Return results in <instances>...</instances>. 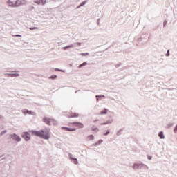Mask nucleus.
Here are the masks:
<instances>
[{
    "label": "nucleus",
    "mask_w": 177,
    "mask_h": 177,
    "mask_svg": "<svg viewBox=\"0 0 177 177\" xmlns=\"http://www.w3.org/2000/svg\"><path fill=\"white\" fill-rule=\"evenodd\" d=\"M29 133L35 136H38L39 138H43V139H48L49 138V131L46 130H41L39 131H29Z\"/></svg>",
    "instance_id": "1"
},
{
    "label": "nucleus",
    "mask_w": 177,
    "mask_h": 177,
    "mask_svg": "<svg viewBox=\"0 0 177 177\" xmlns=\"http://www.w3.org/2000/svg\"><path fill=\"white\" fill-rule=\"evenodd\" d=\"M43 121L45 124H47V125H56L57 124L56 120L49 118H44Z\"/></svg>",
    "instance_id": "2"
},
{
    "label": "nucleus",
    "mask_w": 177,
    "mask_h": 177,
    "mask_svg": "<svg viewBox=\"0 0 177 177\" xmlns=\"http://www.w3.org/2000/svg\"><path fill=\"white\" fill-rule=\"evenodd\" d=\"M21 137L24 138V139H25L26 142H28V140L31 139V137L30 136L28 132H24L21 135Z\"/></svg>",
    "instance_id": "3"
},
{
    "label": "nucleus",
    "mask_w": 177,
    "mask_h": 177,
    "mask_svg": "<svg viewBox=\"0 0 177 177\" xmlns=\"http://www.w3.org/2000/svg\"><path fill=\"white\" fill-rule=\"evenodd\" d=\"M27 3V1L26 0H17L15 2V7L21 6V5H26Z\"/></svg>",
    "instance_id": "4"
},
{
    "label": "nucleus",
    "mask_w": 177,
    "mask_h": 177,
    "mask_svg": "<svg viewBox=\"0 0 177 177\" xmlns=\"http://www.w3.org/2000/svg\"><path fill=\"white\" fill-rule=\"evenodd\" d=\"M143 165H144L142 163H136V164H134L133 168V169H139V168H142Z\"/></svg>",
    "instance_id": "5"
},
{
    "label": "nucleus",
    "mask_w": 177,
    "mask_h": 177,
    "mask_svg": "<svg viewBox=\"0 0 177 177\" xmlns=\"http://www.w3.org/2000/svg\"><path fill=\"white\" fill-rule=\"evenodd\" d=\"M11 138H12L14 140H16L17 142H20V140H21V138H20V137L16 134H13Z\"/></svg>",
    "instance_id": "6"
},
{
    "label": "nucleus",
    "mask_w": 177,
    "mask_h": 177,
    "mask_svg": "<svg viewBox=\"0 0 177 177\" xmlns=\"http://www.w3.org/2000/svg\"><path fill=\"white\" fill-rule=\"evenodd\" d=\"M35 2L37 5H45V3H46V0H37Z\"/></svg>",
    "instance_id": "7"
},
{
    "label": "nucleus",
    "mask_w": 177,
    "mask_h": 177,
    "mask_svg": "<svg viewBox=\"0 0 177 177\" xmlns=\"http://www.w3.org/2000/svg\"><path fill=\"white\" fill-rule=\"evenodd\" d=\"M61 129H64V131H69V132H73V131H75V129L64 127H62Z\"/></svg>",
    "instance_id": "8"
},
{
    "label": "nucleus",
    "mask_w": 177,
    "mask_h": 177,
    "mask_svg": "<svg viewBox=\"0 0 177 177\" xmlns=\"http://www.w3.org/2000/svg\"><path fill=\"white\" fill-rule=\"evenodd\" d=\"M109 111V109H104L102 111H100V114L101 115H103V114H107V112Z\"/></svg>",
    "instance_id": "9"
},
{
    "label": "nucleus",
    "mask_w": 177,
    "mask_h": 177,
    "mask_svg": "<svg viewBox=\"0 0 177 177\" xmlns=\"http://www.w3.org/2000/svg\"><path fill=\"white\" fill-rule=\"evenodd\" d=\"M73 124H75L76 127H78V128H84V124H82V123L75 122Z\"/></svg>",
    "instance_id": "10"
},
{
    "label": "nucleus",
    "mask_w": 177,
    "mask_h": 177,
    "mask_svg": "<svg viewBox=\"0 0 177 177\" xmlns=\"http://www.w3.org/2000/svg\"><path fill=\"white\" fill-rule=\"evenodd\" d=\"M113 122V120L111 119V120H109L107 122H105L104 123H101L100 125H107V124H111Z\"/></svg>",
    "instance_id": "11"
},
{
    "label": "nucleus",
    "mask_w": 177,
    "mask_h": 177,
    "mask_svg": "<svg viewBox=\"0 0 177 177\" xmlns=\"http://www.w3.org/2000/svg\"><path fill=\"white\" fill-rule=\"evenodd\" d=\"M8 5H9V6H12V8L16 7L15 3H13V2L10 1H8Z\"/></svg>",
    "instance_id": "12"
},
{
    "label": "nucleus",
    "mask_w": 177,
    "mask_h": 177,
    "mask_svg": "<svg viewBox=\"0 0 177 177\" xmlns=\"http://www.w3.org/2000/svg\"><path fill=\"white\" fill-rule=\"evenodd\" d=\"M159 138H160V139H164L165 137L164 136V133H162V131L159 133L158 135Z\"/></svg>",
    "instance_id": "13"
},
{
    "label": "nucleus",
    "mask_w": 177,
    "mask_h": 177,
    "mask_svg": "<svg viewBox=\"0 0 177 177\" xmlns=\"http://www.w3.org/2000/svg\"><path fill=\"white\" fill-rule=\"evenodd\" d=\"M24 114H32V112H31V111H28V110H24L23 111Z\"/></svg>",
    "instance_id": "14"
},
{
    "label": "nucleus",
    "mask_w": 177,
    "mask_h": 177,
    "mask_svg": "<svg viewBox=\"0 0 177 177\" xmlns=\"http://www.w3.org/2000/svg\"><path fill=\"white\" fill-rule=\"evenodd\" d=\"M93 135H90L87 137L88 140H93Z\"/></svg>",
    "instance_id": "15"
},
{
    "label": "nucleus",
    "mask_w": 177,
    "mask_h": 177,
    "mask_svg": "<svg viewBox=\"0 0 177 177\" xmlns=\"http://www.w3.org/2000/svg\"><path fill=\"white\" fill-rule=\"evenodd\" d=\"M92 131H99V129H97V127L93 126L91 128Z\"/></svg>",
    "instance_id": "16"
},
{
    "label": "nucleus",
    "mask_w": 177,
    "mask_h": 177,
    "mask_svg": "<svg viewBox=\"0 0 177 177\" xmlns=\"http://www.w3.org/2000/svg\"><path fill=\"white\" fill-rule=\"evenodd\" d=\"M71 117L72 118L80 117V115L78 113H73Z\"/></svg>",
    "instance_id": "17"
},
{
    "label": "nucleus",
    "mask_w": 177,
    "mask_h": 177,
    "mask_svg": "<svg viewBox=\"0 0 177 177\" xmlns=\"http://www.w3.org/2000/svg\"><path fill=\"white\" fill-rule=\"evenodd\" d=\"M71 158L73 160L74 164H78V160H77V158Z\"/></svg>",
    "instance_id": "18"
},
{
    "label": "nucleus",
    "mask_w": 177,
    "mask_h": 177,
    "mask_svg": "<svg viewBox=\"0 0 177 177\" xmlns=\"http://www.w3.org/2000/svg\"><path fill=\"white\" fill-rule=\"evenodd\" d=\"M80 55L81 56H89V53H81Z\"/></svg>",
    "instance_id": "19"
},
{
    "label": "nucleus",
    "mask_w": 177,
    "mask_h": 177,
    "mask_svg": "<svg viewBox=\"0 0 177 177\" xmlns=\"http://www.w3.org/2000/svg\"><path fill=\"white\" fill-rule=\"evenodd\" d=\"M50 79L55 80V78H57V76L55 75H53L49 77Z\"/></svg>",
    "instance_id": "20"
},
{
    "label": "nucleus",
    "mask_w": 177,
    "mask_h": 177,
    "mask_svg": "<svg viewBox=\"0 0 177 177\" xmlns=\"http://www.w3.org/2000/svg\"><path fill=\"white\" fill-rule=\"evenodd\" d=\"M103 142L102 140H100L97 142L95 143V146H97V145H100Z\"/></svg>",
    "instance_id": "21"
},
{
    "label": "nucleus",
    "mask_w": 177,
    "mask_h": 177,
    "mask_svg": "<svg viewBox=\"0 0 177 177\" xmlns=\"http://www.w3.org/2000/svg\"><path fill=\"white\" fill-rule=\"evenodd\" d=\"M86 64H88L86 62H84V63H82V64H80V65L79 66V67H82V66H86Z\"/></svg>",
    "instance_id": "22"
},
{
    "label": "nucleus",
    "mask_w": 177,
    "mask_h": 177,
    "mask_svg": "<svg viewBox=\"0 0 177 177\" xmlns=\"http://www.w3.org/2000/svg\"><path fill=\"white\" fill-rule=\"evenodd\" d=\"M68 48H73V45H70V46L64 47L63 49L66 50V49H68Z\"/></svg>",
    "instance_id": "23"
},
{
    "label": "nucleus",
    "mask_w": 177,
    "mask_h": 177,
    "mask_svg": "<svg viewBox=\"0 0 177 177\" xmlns=\"http://www.w3.org/2000/svg\"><path fill=\"white\" fill-rule=\"evenodd\" d=\"M86 3V2L83 1L79 6V8H81V6H84V5H85Z\"/></svg>",
    "instance_id": "24"
},
{
    "label": "nucleus",
    "mask_w": 177,
    "mask_h": 177,
    "mask_svg": "<svg viewBox=\"0 0 177 177\" xmlns=\"http://www.w3.org/2000/svg\"><path fill=\"white\" fill-rule=\"evenodd\" d=\"M166 56H169V50H167V53L166 54Z\"/></svg>",
    "instance_id": "25"
},
{
    "label": "nucleus",
    "mask_w": 177,
    "mask_h": 177,
    "mask_svg": "<svg viewBox=\"0 0 177 177\" xmlns=\"http://www.w3.org/2000/svg\"><path fill=\"white\" fill-rule=\"evenodd\" d=\"M3 133H6V131H4L1 132V135H3Z\"/></svg>",
    "instance_id": "26"
},
{
    "label": "nucleus",
    "mask_w": 177,
    "mask_h": 177,
    "mask_svg": "<svg viewBox=\"0 0 177 177\" xmlns=\"http://www.w3.org/2000/svg\"><path fill=\"white\" fill-rule=\"evenodd\" d=\"M14 37H21V35H14Z\"/></svg>",
    "instance_id": "27"
},
{
    "label": "nucleus",
    "mask_w": 177,
    "mask_h": 177,
    "mask_svg": "<svg viewBox=\"0 0 177 177\" xmlns=\"http://www.w3.org/2000/svg\"><path fill=\"white\" fill-rule=\"evenodd\" d=\"M35 29H37V28H35H35H30V30H35Z\"/></svg>",
    "instance_id": "28"
},
{
    "label": "nucleus",
    "mask_w": 177,
    "mask_h": 177,
    "mask_svg": "<svg viewBox=\"0 0 177 177\" xmlns=\"http://www.w3.org/2000/svg\"><path fill=\"white\" fill-rule=\"evenodd\" d=\"M77 45H78L79 46H81V43H76Z\"/></svg>",
    "instance_id": "29"
},
{
    "label": "nucleus",
    "mask_w": 177,
    "mask_h": 177,
    "mask_svg": "<svg viewBox=\"0 0 177 177\" xmlns=\"http://www.w3.org/2000/svg\"><path fill=\"white\" fill-rule=\"evenodd\" d=\"M109 133H110V132H106L104 135L106 136V135H109Z\"/></svg>",
    "instance_id": "30"
},
{
    "label": "nucleus",
    "mask_w": 177,
    "mask_h": 177,
    "mask_svg": "<svg viewBox=\"0 0 177 177\" xmlns=\"http://www.w3.org/2000/svg\"><path fill=\"white\" fill-rule=\"evenodd\" d=\"M149 160H151V158H149Z\"/></svg>",
    "instance_id": "31"
},
{
    "label": "nucleus",
    "mask_w": 177,
    "mask_h": 177,
    "mask_svg": "<svg viewBox=\"0 0 177 177\" xmlns=\"http://www.w3.org/2000/svg\"><path fill=\"white\" fill-rule=\"evenodd\" d=\"M14 75H17V74H15Z\"/></svg>",
    "instance_id": "32"
}]
</instances>
